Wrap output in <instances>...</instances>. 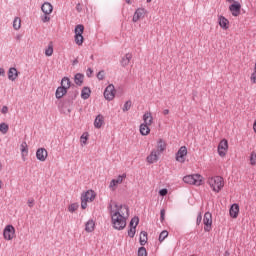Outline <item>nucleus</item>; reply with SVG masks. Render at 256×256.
Returning <instances> with one entry per match:
<instances>
[{
    "label": "nucleus",
    "instance_id": "nucleus-1",
    "mask_svg": "<svg viewBox=\"0 0 256 256\" xmlns=\"http://www.w3.org/2000/svg\"><path fill=\"white\" fill-rule=\"evenodd\" d=\"M111 223L117 231H123V229L127 227V218H125L123 211L116 209L115 212L112 213Z\"/></svg>",
    "mask_w": 256,
    "mask_h": 256
},
{
    "label": "nucleus",
    "instance_id": "nucleus-2",
    "mask_svg": "<svg viewBox=\"0 0 256 256\" xmlns=\"http://www.w3.org/2000/svg\"><path fill=\"white\" fill-rule=\"evenodd\" d=\"M208 185H210L212 191L219 193L223 189L225 182L223 181V177L215 176L208 180Z\"/></svg>",
    "mask_w": 256,
    "mask_h": 256
},
{
    "label": "nucleus",
    "instance_id": "nucleus-3",
    "mask_svg": "<svg viewBox=\"0 0 256 256\" xmlns=\"http://www.w3.org/2000/svg\"><path fill=\"white\" fill-rule=\"evenodd\" d=\"M183 181L188 185H196V187H200V185H203V176H201V174H191L184 176Z\"/></svg>",
    "mask_w": 256,
    "mask_h": 256
},
{
    "label": "nucleus",
    "instance_id": "nucleus-4",
    "mask_svg": "<svg viewBox=\"0 0 256 256\" xmlns=\"http://www.w3.org/2000/svg\"><path fill=\"white\" fill-rule=\"evenodd\" d=\"M85 31V26L83 24H78L75 26L74 29V41L76 43V45H83V42L85 41V37H83V33Z\"/></svg>",
    "mask_w": 256,
    "mask_h": 256
},
{
    "label": "nucleus",
    "instance_id": "nucleus-5",
    "mask_svg": "<svg viewBox=\"0 0 256 256\" xmlns=\"http://www.w3.org/2000/svg\"><path fill=\"white\" fill-rule=\"evenodd\" d=\"M203 224L205 233H211L213 230V214H211V212L204 214Z\"/></svg>",
    "mask_w": 256,
    "mask_h": 256
},
{
    "label": "nucleus",
    "instance_id": "nucleus-6",
    "mask_svg": "<svg viewBox=\"0 0 256 256\" xmlns=\"http://www.w3.org/2000/svg\"><path fill=\"white\" fill-rule=\"evenodd\" d=\"M116 93L117 90H115V86L113 84H109L104 90V99H106V101H113Z\"/></svg>",
    "mask_w": 256,
    "mask_h": 256
},
{
    "label": "nucleus",
    "instance_id": "nucleus-7",
    "mask_svg": "<svg viewBox=\"0 0 256 256\" xmlns=\"http://www.w3.org/2000/svg\"><path fill=\"white\" fill-rule=\"evenodd\" d=\"M3 237L6 241L13 240V237H15V227L11 224L6 225L3 230Z\"/></svg>",
    "mask_w": 256,
    "mask_h": 256
},
{
    "label": "nucleus",
    "instance_id": "nucleus-8",
    "mask_svg": "<svg viewBox=\"0 0 256 256\" xmlns=\"http://www.w3.org/2000/svg\"><path fill=\"white\" fill-rule=\"evenodd\" d=\"M228 150H229V141L224 138L218 144V155L220 157H225V155H227Z\"/></svg>",
    "mask_w": 256,
    "mask_h": 256
},
{
    "label": "nucleus",
    "instance_id": "nucleus-9",
    "mask_svg": "<svg viewBox=\"0 0 256 256\" xmlns=\"http://www.w3.org/2000/svg\"><path fill=\"white\" fill-rule=\"evenodd\" d=\"M185 157H187V146H181L176 152L175 159L178 163H185Z\"/></svg>",
    "mask_w": 256,
    "mask_h": 256
},
{
    "label": "nucleus",
    "instance_id": "nucleus-10",
    "mask_svg": "<svg viewBox=\"0 0 256 256\" xmlns=\"http://www.w3.org/2000/svg\"><path fill=\"white\" fill-rule=\"evenodd\" d=\"M229 11L233 15V17H239L241 15V3H239L238 1H234L229 6Z\"/></svg>",
    "mask_w": 256,
    "mask_h": 256
},
{
    "label": "nucleus",
    "instance_id": "nucleus-11",
    "mask_svg": "<svg viewBox=\"0 0 256 256\" xmlns=\"http://www.w3.org/2000/svg\"><path fill=\"white\" fill-rule=\"evenodd\" d=\"M68 93H69V87H65L64 84H61V86H59L56 89L55 97L56 99H63V97H65V95H67Z\"/></svg>",
    "mask_w": 256,
    "mask_h": 256
},
{
    "label": "nucleus",
    "instance_id": "nucleus-12",
    "mask_svg": "<svg viewBox=\"0 0 256 256\" xmlns=\"http://www.w3.org/2000/svg\"><path fill=\"white\" fill-rule=\"evenodd\" d=\"M68 98L65 100L66 107H70V105H73V101L77 99V95H79V91L72 90L68 92Z\"/></svg>",
    "mask_w": 256,
    "mask_h": 256
},
{
    "label": "nucleus",
    "instance_id": "nucleus-13",
    "mask_svg": "<svg viewBox=\"0 0 256 256\" xmlns=\"http://www.w3.org/2000/svg\"><path fill=\"white\" fill-rule=\"evenodd\" d=\"M95 197H97V194H95V191L93 190H87L81 195V199L90 203H93V201H95Z\"/></svg>",
    "mask_w": 256,
    "mask_h": 256
},
{
    "label": "nucleus",
    "instance_id": "nucleus-14",
    "mask_svg": "<svg viewBox=\"0 0 256 256\" xmlns=\"http://www.w3.org/2000/svg\"><path fill=\"white\" fill-rule=\"evenodd\" d=\"M48 153L45 148H38L36 151V159L38 161L44 162L47 161Z\"/></svg>",
    "mask_w": 256,
    "mask_h": 256
},
{
    "label": "nucleus",
    "instance_id": "nucleus-15",
    "mask_svg": "<svg viewBox=\"0 0 256 256\" xmlns=\"http://www.w3.org/2000/svg\"><path fill=\"white\" fill-rule=\"evenodd\" d=\"M145 13H147V10H145V8L136 9V11L134 12L133 18H132L133 23H137V21H139V19H141V17L145 16Z\"/></svg>",
    "mask_w": 256,
    "mask_h": 256
},
{
    "label": "nucleus",
    "instance_id": "nucleus-16",
    "mask_svg": "<svg viewBox=\"0 0 256 256\" xmlns=\"http://www.w3.org/2000/svg\"><path fill=\"white\" fill-rule=\"evenodd\" d=\"M229 215L232 219H237V217H239V204L234 203L230 206Z\"/></svg>",
    "mask_w": 256,
    "mask_h": 256
},
{
    "label": "nucleus",
    "instance_id": "nucleus-17",
    "mask_svg": "<svg viewBox=\"0 0 256 256\" xmlns=\"http://www.w3.org/2000/svg\"><path fill=\"white\" fill-rule=\"evenodd\" d=\"M19 75H21V72H19L17 70V68H15V67L9 68V70H8L9 81H15L17 79V77H19Z\"/></svg>",
    "mask_w": 256,
    "mask_h": 256
},
{
    "label": "nucleus",
    "instance_id": "nucleus-18",
    "mask_svg": "<svg viewBox=\"0 0 256 256\" xmlns=\"http://www.w3.org/2000/svg\"><path fill=\"white\" fill-rule=\"evenodd\" d=\"M127 174L118 175L116 179H112L110 182V188L117 187V185H121L123 183V179H126Z\"/></svg>",
    "mask_w": 256,
    "mask_h": 256
},
{
    "label": "nucleus",
    "instance_id": "nucleus-19",
    "mask_svg": "<svg viewBox=\"0 0 256 256\" xmlns=\"http://www.w3.org/2000/svg\"><path fill=\"white\" fill-rule=\"evenodd\" d=\"M41 11L44 13V15H51V13H53V5L49 2H44L41 5Z\"/></svg>",
    "mask_w": 256,
    "mask_h": 256
},
{
    "label": "nucleus",
    "instance_id": "nucleus-20",
    "mask_svg": "<svg viewBox=\"0 0 256 256\" xmlns=\"http://www.w3.org/2000/svg\"><path fill=\"white\" fill-rule=\"evenodd\" d=\"M218 25H220L221 29L227 31L229 29V20L221 15L218 17Z\"/></svg>",
    "mask_w": 256,
    "mask_h": 256
},
{
    "label": "nucleus",
    "instance_id": "nucleus-21",
    "mask_svg": "<svg viewBox=\"0 0 256 256\" xmlns=\"http://www.w3.org/2000/svg\"><path fill=\"white\" fill-rule=\"evenodd\" d=\"M146 160L150 165H153V163L159 161V155L157 154V150H152L150 155L147 156Z\"/></svg>",
    "mask_w": 256,
    "mask_h": 256
},
{
    "label": "nucleus",
    "instance_id": "nucleus-22",
    "mask_svg": "<svg viewBox=\"0 0 256 256\" xmlns=\"http://www.w3.org/2000/svg\"><path fill=\"white\" fill-rule=\"evenodd\" d=\"M85 80V74L83 73H76L74 75V83L78 87H81L83 85V81Z\"/></svg>",
    "mask_w": 256,
    "mask_h": 256
},
{
    "label": "nucleus",
    "instance_id": "nucleus-23",
    "mask_svg": "<svg viewBox=\"0 0 256 256\" xmlns=\"http://www.w3.org/2000/svg\"><path fill=\"white\" fill-rule=\"evenodd\" d=\"M20 151L22 155V160L25 161V157L29 155V146L27 145V142H22V144L20 145Z\"/></svg>",
    "mask_w": 256,
    "mask_h": 256
},
{
    "label": "nucleus",
    "instance_id": "nucleus-24",
    "mask_svg": "<svg viewBox=\"0 0 256 256\" xmlns=\"http://www.w3.org/2000/svg\"><path fill=\"white\" fill-rule=\"evenodd\" d=\"M131 59H133V55L131 53H127L121 58L120 65H122V67H127V65L131 63Z\"/></svg>",
    "mask_w": 256,
    "mask_h": 256
},
{
    "label": "nucleus",
    "instance_id": "nucleus-25",
    "mask_svg": "<svg viewBox=\"0 0 256 256\" xmlns=\"http://www.w3.org/2000/svg\"><path fill=\"white\" fill-rule=\"evenodd\" d=\"M150 124L147 123H142L140 125V134L145 137L147 135H149V133H151V129L149 128Z\"/></svg>",
    "mask_w": 256,
    "mask_h": 256
},
{
    "label": "nucleus",
    "instance_id": "nucleus-26",
    "mask_svg": "<svg viewBox=\"0 0 256 256\" xmlns=\"http://www.w3.org/2000/svg\"><path fill=\"white\" fill-rule=\"evenodd\" d=\"M85 231L86 233H93V231H95V221H93V219H90L86 222Z\"/></svg>",
    "mask_w": 256,
    "mask_h": 256
},
{
    "label": "nucleus",
    "instance_id": "nucleus-27",
    "mask_svg": "<svg viewBox=\"0 0 256 256\" xmlns=\"http://www.w3.org/2000/svg\"><path fill=\"white\" fill-rule=\"evenodd\" d=\"M166 149H167V143L165 142V140H163V138H160L157 141L158 153H163V151H165Z\"/></svg>",
    "mask_w": 256,
    "mask_h": 256
},
{
    "label": "nucleus",
    "instance_id": "nucleus-28",
    "mask_svg": "<svg viewBox=\"0 0 256 256\" xmlns=\"http://www.w3.org/2000/svg\"><path fill=\"white\" fill-rule=\"evenodd\" d=\"M89 97H91V88H89V86H85L82 88L81 98L86 101V99H89Z\"/></svg>",
    "mask_w": 256,
    "mask_h": 256
},
{
    "label": "nucleus",
    "instance_id": "nucleus-29",
    "mask_svg": "<svg viewBox=\"0 0 256 256\" xmlns=\"http://www.w3.org/2000/svg\"><path fill=\"white\" fill-rule=\"evenodd\" d=\"M103 123H104L103 115L101 114L97 115L94 120V127L96 129H101V127H103Z\"/></svg>",
    "mask_w": 256,
    "mask_h": 256
},
{
    "label": "nucleus",
    "instance_id": "nucleus-30",
    "mask_svg": "<svg viewBox=\"0 0 256 256\" xmlns=\"http://www.w3.org/2000/svg\"><path fill=\"white\" fill-rule=\"evenodd\" d=\"M147 236H148V234H147L146 231H141V232H140L139 243H140L141 247H145V244H146L147 241H148Z\"/></svg>",
    "mask_w": 256,
    "mask_h": 256
},
{
    "label": "nucleus",
    "instance_id": "nucleus-31",
    "mask_svg": "<svg viewBox=\"0 0 256 256\" xmlns=\"http://www.w3.org/2000/svg\"><path fill=\"white\" fill-rule=\"evenodd\" d=\"M137 225H139V216H134L133 218H131L128 227L129 229H137Z\"/></svg>",
    "mask_w": 256,
    "mask_h": 256
},
{
    "label": "nucleus",
    "instance_id": "nucleus-32",
    "mask_svg": "<svg viewBox=\"0 0 256 256\" xmlns=\"http://www.w3.org/2000/svg\"><path fill=\"white\" fill-rule=\"evenodd\" d=\"M143 121L146 125H151L153 123V116H151V112H146L143 115Z\"/></svg>",
    "mask_w": 256,
    "mask_h": 256
},
{
    "label": "nucleus",
    "instance_id": "nucleus-33",
    "mask_svg": "<svg viewBox=\"0 0 256 256\" xmlns=\"http://www.w3.org/2000/svg\"><path fill=\"white\" fill-rule=\"evenodd\" d=\"M67 83L65 87H68V89H71V87H75V84H72L71 79L69 77L64 76L61 80V85H64V83Z\"/></svg>",
    "mask_w": 256,
    "mask_h": 256
},
{
    "label": "nucleus",
    "instance_id": "nucleus-34",
    "mask_svg": "<svg viewBox=\"0 0 256 256\" xmlns=\"http://www.w3.org/2000/svg\"><path fill=\"white\" fill-rule=\"evenodd\" d=\"M9 131V125L5 122H2L0 124V133H2L3 135L7 134V132Z\"/></svg>",
    "mask_w": 256,
    "mask_h": 256
},
{
    "label": "nucleus",
    "instance_id": "nucleus-35",
    "mask_svg": "<svg viewBox=\"0 0 256 256\" xmlns=\"http://www.w3.org/2000/svg\"><path fill=\"white\" fill-rule=\"evenodd\" d=\"M45 55H46V57H51V55H53V42H50L48 44V47L45 50Z\"/></svg>",
    "mask_w": 256,
    "mask_h": 256
},
{
    "label": "nucleus",
    "instance_id": "nucleus-36",
    "mask_svg": "<svg viewBox=\"0 0 256 256\" xmlns=\"http://www.w3.org/2000/svg\"><path fill=\"white\" fill-rule=\"evenodd\" d=\"M13 28L15 31H18V29H21V19L19 17H16L13 21Z\"/></svg>",
    "mask_w": 256,
    "mask_h": 256
},
{
    "label": "nucleus",
    "instance_id": "nucleus-37",
    "mask_svg": "<svg viewBox=\"0 0 256 256\" xmlns=\"http://www.w3.org/2000/svg\"><path fill=\"white\" fill-rule=\"evenodd\" d=\"M166 237H169V232L167 230H163L159 235L158 241H160V243H163Z\"/></svg>",
    "mask_w": 256,
    "mask_h": 256
},
{
    "label": "nucleus",
    "instance_id": "nucleus-38",
    "mask_svg": "<svg viewBox=\"0 0 256 256\" xmlns=\"http://www.w3.org/2000/svg\"><path fill=\"white\" fill-rule=\"evenodd\" d=\"M89 139V133H83L80 137V141L82 143V145H87V141Z\"/></svg>",
    "mask_w": 256,
    "mask_h": 256
},
{
    "label": "nucleus",
    "instance_id": "nucleus-39",
    "mask_svg": "<svg viewBox=\"0 0 256 256\" xmlns=\"http://www.w3.org/2000/svg\"><path fill=\"white\" fill-rule=\"evenodd\" d=\"M77 209H79V205L77 203H72L68 207V211L70 213H75L77 211Z\"/></svg>",
    "mask_w": 256,
    "mask_h": 256
},
{
    "label": "nucleus",
    "instance_id": "nucleus-40",
    "mask_svg": "<svg viewBox=\"0 0 256 256\" xmlns=\"http://www.w3.org/2000/svg\"><path fill=\"white\" fill-rule=\"evenodd\" d=\"M131 105H132L131 100L126 101L123 108H122V111L124 113H127V111H129V109H131Z\"/></svg>",
    "mask_w": 256,
    "mask_h": 256
},
{
    "label": "nucleus",
    "instance_id": "nucleus-41",
    "mask_svg": "<svg viewBox=\"0 0 256 256\" xmlns=\"http://www.w3.org/2000/svg\"><path fill=\"white\" fill-rule=\"evenodd\" d=\"M138 256H147V249L145 246H141L138 248Z\"/></svg>",
    "mask_w": 256,
    "mask_h": 256
},
{
    "label": "nucleus",
    "instance_id": "nucleus-42",
    "mask_svg": "<svg viewBox=\"0 0 256 256\" xmlns=\"http://www.w3.org/2000/svg\"><path fill=\"white\" fill-rule=\"evenodd\" d=\"M250 165L253 167L256 165V153L254 151L250 154Z\"/></svg>",
    "mask_w": 256,
    "mask_h": 256
},
{
    "label": "nucleus",
    "instance_id": "nucleus-43",
    "mask_svg": "<svg viewBox=\"0 0 256 256\" xmlns=\"http://www.w3.org/2000/svg\"><path fill=\"white\" fill-rule=\"evenodd\" d=\"M96 77L99 81H103V79H105V70H100L97 73Z\"/></svg>",
    "mask_w": 256,
    "mask_h": 256
},
{
    "label": "nucleus",
    "instance_id": "nucleus-44",
    "mask_svg": "<svg viewBox=\"0 0 256 256\" xmlns=\"http://www.w3.org/2000/svg\"><path fill=\"white\" fill-rule=\"evenodd\" d=\"M135 233H137V228H129L128 229V237H131V239H133V237H135Z\"/></svg>",
    "mask_w": 256,
    "mask_h": 256
},
{
    "label": "nucleus",
    "instance_id": "nucleus-45",
    "mask_svg": "<svg viewBox=\"0 0 256 256\" xmlns=\"http://www.w3.org/2000/svg\"><path fill=\"white\" fill-rule=\"evenodd\" d=\"M50 14H44L41 16L42 23H49L51 21V17H49Z\"/></svg>",
    "mask_w": 256,
    "mask_h": 256
},
{
    "label": "nucleus",
    "instance_id": "nucleus-46",
    "mask_svg": "<svg viewBox=\"0 0 256 256\" xmlns=\"http://www.w3.org/2000/svg\"><path fill=\"white\" fill-rule=\"evenodd\" d=\"M167 193H169V190L167 188H162L159 190L158 195L160 197H165L167 195Z\"/></svg>",
    "mask_w": 256,
    "mask_h": 256
},
{
    "label": "nucleus",
    "instance_id": "nucleus-47",
    "mask_svg": "<svg viewBox=\"0 0 256 256\" xmlns=\"http://www.w3.org/2000/svg\"><path fill=\"white\" fill-rule=\"evenodd\" d=\"M114 207H115L116 209H120V211H122L121 209H123V207H124V209L126 210V212L129 213V206H127V205H124V206H123L122 204H121V205L115 204Z\"/></svg>",
    "mask_w": 256,
    "mask_h": 256
},
{
    "label": "nucleus",
    "instance_id": "nucleus-48",
    "mask_svg": "<svg viewBox=\"0 0 256 256\" xmlns=\"http://www.w3.org/2000/svg\"><path fill=\"white\" fill-rule=\"evenodd\" d=\"M160 221L161 223L165 221V209L160 210Z\"/></svg>",
    "mask_w": 256,
    "mask_h": 256
},
{
    "label": "nucleus",
    "instance_id": "nucleus-49",
    "mask_svg": "<svg viewBox=\"0 0 256 256\" xmlns=\"http://www.w3.org/2000/svg\"><path fill=\"white\" fill-rule=\"evenodd\" d=\"M201 221H203V216L201 215L200 212L196 218V225H201Z\"/></svg>",
    "mask_w": 256,
    "mask_h": 256
},
{
    "label": "nucleus",
    "instance_id": "nucleus-50",
    "mask_svg": "<svg viewBox=\"0 0 256 256\" xmlns=\"http://www.w3.org/2000/svg\"><path fill=\"white\" fill-rule=\"evenodd\" d=\"M250 80L252 83H256V69H254L253 73L251 74Z\"/></svg>",
    "mask_w": 256,
    "mask_h": 256
},
{
    "label": "nucleus",
    "instance_id": "nucleus-51",
    "mask_svg": "<svg viewBox=\"0 0 256 256\" xmlns=\"http://www.w3.org/2000/svg\"><path fill=\"white\" fill-rule=\"evenodd\" d=\"M86 76L91 78L93 77V68H88L86 71Z\"/></svg>",
    "mask_w": 256,
    "mask_h": 256
},
{
    "label": "nucleus",
    "instance_id": "nucleus-52",
    "mask_svg": "<svg viewBox=\"0 0 256 256\" xmlns=\"http://www.w3.org/2000/svg\"><path fill=\"white\" fill-rule=\"evenodd\" d=\"M108 211L110 213V217H112L113 213H115V210H113V204L108 205Z\"/></svg>",
    "mask_w": 256,
    "mask_h": 256
},
{
    "label": "nucleus",
    "instance_id": "nucleus-53",
    "mask_svg": "<svg viewBox=\"0 0 256 256\" xmlns=\"http://www.w3.org/2000/svg\"><path fill=\"white\" fill-rule=\"evenodd\" d=\"M87 203H89L87 200L81 199V209H85L87 207Z\"/></svg>",
    "mask_w": 256,
    "mask_h": 256
},
{
    "label": "nucleus",
    "instance_id": "nucleus-54",
    "mask_svg": "<svg viewBox=\"0 0 256 256\" xmlns=\"http://www.w3.org/2000/svg\"><path fill=\"white\" fill-rule=\"evenodd\" d=\"M8 112H9V107L3 106L2 109H1V113H2L3 115H6V113H8Z\"/></svg>",
    "mask_w": 256,
    "mask_h": 256
},
{
    "label": "nucleus",
    "instance_id": "nucleus-55",
    "mask_svg": "<svg viewBox=\"0 0 256 256\" xmlns=\"http://www.w3.org/2000/svg\"><path fill=\"white\" fill-rule=\"evenodd\" d=\"M27 203H28V207L31 208V207H33V205H35V200L34 199H29Z\"/></svg>",
    "mask_w": 256,
    "mask_h": 256
},
{
    "label": "nucleus",
    "instance_id": "nucleus-56",
    "mask_svg": "<svg viewBox=\"0 0 256 256\" xmlns=\"http://www.w3.org/2000/svg\"><path fill=\"white\" fill-rule=\"evenodd\" d=\"M76 11H78V13H81L83 11V8L81 7V3H78L76 5Z\"/></svg>",
    "mask_w": 256,
    "mask_h": 256
},
{
    "label": "nucleus",
    "instance_id": "nucleus-57",
    "mask_svg": "<svg viewBox=\"0 0 256 256\" xmlns=\"http://www.w3.org/2000/svg\"><path fill=\"white\" fill-rule=\"evenodd\" d=\"M0 77H5V69L0 68Z\"/></svg>",
    "mask_w": 256,
    "mask_h": 256
},
{
    "label": "nucleus",
    "instance_id": "nucleus-58",
    "mask_svg": "<svg viewBox=\"0 0 256 256\" xmlns=\"http://www.w3.org/2000/svg\"><path fill=\"white\" fill-rule=\"evenodd\" d=\"M77 63H79V59H74L73 62H72V65H77Z\"/></svg>",
    "mask_w": 256,
    "mask_h": 256
},
{
    "label": "nucleus",
    "instance_id": "nucleus-59",
    "mask_svg": "<svg viewBox=\"0 0 256 256\" xmlns=\"http://www.w3.org/2000/svg\"><path fill=\"white\" fill-rule=\"evenodd\" d=\"M253 131H254V133H256V120L253 123Z\"/></svg>",
    "mask_w": 256,
    "mask_h": 256
},
{
    "label": "nucleus",
    "instance_id": "nucleus-60",
    "mask_svg": "<svg viewBox=\"0 0 256 256\" xmlns=\"http://www.w3.org/2000/svg\"><path fill=\"white\" fill-rule=\"evenodd\" d=\"M163 115H169V109H165V110L163 111Z\"/></svg>",
    "mask_w": 256,
    "mask_h": 256
},
{
    "label": "nucleus",
    "instance_id": "nucleus-61",
    "mask_svg": "<svg viewBox=\"0 0 256 256\" xmlns=\"http://www.w3.org/2000/svg\"><path fill=\"white\" fill-rule=\"evenodd\" d=\"M21 37H22L21 35H17V36H16V40H17V41H20Z\"/></svg>",
    "mask_w": 256,
    "mask_h": 256
},
{
    "label": "nucleus",
    "instance_id": "nucleus-62",
    "mask_svg": "<svg viewBox=\"0 0 256 256\" xmlns=\"http://www.w3.org/2000/svg\"><path fill=\"white\" fill-rule=\"evenodd\" d=\"M127 5H131L133 2L131 0H126Z\"/></svg>",
    "mask_w": 256,
    "mask_h": 256
},
{
    "label": "nucleus",
    "instance_id": "nucleus-63",
    "mask_svg": "<svg viewBox=\"0 0 256 256\" xmlns=\"http://www.w3.org/2000/svg\"><path fill=\"white\" fill-rule=\"evenodd\" d=\"M228 3H234L235 0H226Z\"/></svg>",
    "mask_w": 256,
    "mask_h": 256
},
{
    "label": "nucleus",
    "instance_id": "nucleus-64",
    "mask_svg": "<svg viewBox=\"0 0 256 256\" xmlns=\"http://www.w3.org/2000/svg\"><path fill=\"white\" fill-rule=\"evenodd\" d=\"M151 1H153V0H146V3H151Z\"/></svg>",
    "mask_w": 256,
    "mask_h": 256
}]
</instances>
